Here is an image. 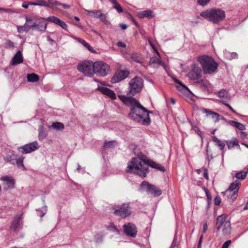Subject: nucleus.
Instances as JSON below:
<instances>
[{
  "label": "nucleus",
  "mask_w": 248,
  "mask_h": 248,
  "mask_svg": "<svg viewBox=\"0 0 248 248\" xmlns=\"http://www.w3.org/2000/svg\"><path fill=\"white\" fill-rule=\"evenodd\" d=\"M149 166L163 172L166 170L165 168L160 164L147 159L145 155H142L132 159L128 164L126 171L136 173L144 178L148 173Z\"/></svg>",
  "instance_id": "obj_1"
},
{
  "label": "nucleus",
  "mask_w": 248,
  "mask_h": 248,
  "mask_svg": "<svg viewBox=\"0 0 248 248\" xmlns=\"http://www.w3.org/2000/svg\"><path fill=\"white\" fill-rule=\"evenodd\" d=\"M200 16L203 19L214 24L223 21L226 17L225 11L220 9L212 8L201 12Z\"/></svg>",
  "instance_id": "obj_2"
},
{
  "label": "nucleus",
  "mask_w": 248,
  "mask_h": 248,
  "mask_svg": "<svg viewBox=\"0 0 248 248\" xmlns=\"http://www.w3.org/2000/svg\"><path fill=\"white\" fill-rule=\"evenodd\" d=\"M120 99L130 108L129 116L133 119L142 120L137 113V112H144L145 108L139 101L132 97H127L124 95H118Z\"/></svg>",
  "instance_id": "obj_3"
},
{
  "label": "nucleus",
  "mask_w": 248,
  "mask_h": 248,
  "mask_svg": "<svg viewBox=\"0 0 248 248\" xmlns=\"http://www.w3.org/2000/svg\"><path fill=\"white\" fill-rule=\"evenodd\" d=\"M198 61L205 74H212L216 72L218 67L217 63L210 56L207 55L199 56L198 58Z\"/></svg>",
  "instance_id": "obj_4"
},
{
  "label": "nucleus",
  "mask_w": 248,
  "mask_h": 248,
  "mask_svg": "<svg viewBox=\"0 0 248 248\" xmlns=\"http://www.w3.org/2000/svg\"><path fill=\"white\" fill-rule=\"evenodd\" d=\"M240 186V182L236 180L231 184L229 187L225 191L222 192V194L223 195H226L230 201L232 202L238 196V192Z\"/></svg>",
  "instance_id": "obj_5"
},
{
  "label": "nucleus",
  "mask_w": 248,
  "mask_h": 248,
  "mask_svg": "<svg viewBox=\"0 0 248 248\" xmlns=\"http://www.w3.org/2000/svg\"><path fill=\"white\" fill-rule=\"evenodd\" d=\"M78 70L85 76L91 77L93 75L94 63L91 61L80 62L77 66Z\"/></svg>",
  "instance_id": "obj_6"
},
{
  "label": "nucleus",
  "mask_w": 248,
  "mask_h": 248,
  "mask_svg": "<svg viewBox=\"0 0 248 248\" xmlns=\"http://www.w3.org/2000/svg\"><path fill=\"white\" fill-rule=\"evenodd\" d=\"M143 80L139 77H135L129 81L128 93L131 95H135L139 93L143 87Z\"/></svg>",
  "instance_id": "obj_7"
},
{
  "label": "nucleus",
  "mask_w": 248,
  "mask_h": 248,
  "mask_svg": "<svg viewBox=\"0 0 248 248\" xmlns=\"http://www.w3.org/2000/svg\"><path fill=\"white\" fill-rule=\"evenodd\" d=\"M109 66L103 62H94L93 75L104 77L109 73Z\"/></svg>",
  "instance_id": "obj_8"
},
{
  "label": "nucleus",
  "mask_w": 248,
  "mask_h": 248,
  "mask_svg": "<svg viewBox=\"0 0 248 248\" xmlns=\"http://www.w3.org/2000/svg\"><path fill=\"white\" fill-rule=\"evenodd\" d=\"M114 214L121 218H125L130 216L132 214L129 203H124L119 206L114 211Z\"/></svg>",
  "instance_id": "obj_9"
},
{
  "label": "nucleus",
  "mask_w": 248,
  "mask_h": 248,
  "mask_svg": "<svg viewBox=\"0 0 248 248\" xmlns=\"http://www.w3.org/2000/svg\"><path fill=\"white\" fill-rule=\"evenodd\" d=\"M40 147V145L36 141L26 144L23 146L18 147V151L23 154H27L34 152Z\"/></svg>",
  "instance_id": "obj_10"
},
{
  "label": "nucleus",
  "mask_w": 248,
  "mask_h": 248,
  "mask_svg": "<svg viewBox=\"0 0 248 248\" xmlns=\"http://www.w3.org/2000/svg\"><path fill=\"white\" fill-rule=\"evenodd\" d=\"M188 78L192 80H195L201 78L202 69L199 65L194 63L191 65V70L187 74Z\"/></svg>",
  "instance_id": "obj_11"
},
{
  "label": "nucleus",
  "mask_w": 248,
  "mask_h": 248,
  "mask_svg": "<svg viewBox=\"0 0 248 248\" xmlns=\"http://www.w3.org/2000/svg\"><path fill=\"white\" fill-rule=\"evenodd\" d=\"M84 11L89 16L98 18L105 23H106L107 21L106 20L107 16L106 15L103 14L102 11L101 10H89L87 9H84Z\"/></svg>",
  "instance_id": "obj_12"
},
{
  "label": "nucleus",
  "mask_w": 248,
  "mask_h": 248,
  "mask_svg": "<svg viewBox=\"0 0 248 248\" xmlns=\"http://www.w3.org/2000/svg\"><path fill=\"white\" fill-rule=\"evenodd\" d=\"M140 188L143 189H146L154 196H160L162 193L161 190L159 189H155L154 186L150 184L146 181H144L141 184Z\"/></svg>",
  "instance_id": "obj_13"
},
{
  "label": "nucleus",
  "mask_w": 248,
  "mask_h": 248,
  "mask_svg": "<svg viewBox=\"0 0 248 248\" xmlns=\"http://www.w3.org/2000/svg\"><path fill=\"white\" fill-rule=\"evenodd\" d=\"M128 71L126 70H120L117 71L111 78L110 81L112 83H118L125 78L129 75Z\"/></svg>",
  "instance_id": "obj_14"
},
{
  "label": "nucleus",
  "mask_w": 248,
  "mask_h": 248,
  "mask_svg": "<svg viewBox=\"0 0 248 248\" xmlns=\"http://www.w3.org/2000/svg\"><path fill=\"white\" fill-rule=\"evenodd\" d=\"M151 113L148 111L146 108L144 112L137 111V113L139 117L142 119L141 121L138 119H134V120L142 124L143 125H149L151 123V120L149 118V114Z\"/></svg>",
  "instance_id": "obj_15"
},
{
  "label": "nucleus",
  "mask_w": 248,
  "mask_h": 248,
  "mask_svg": "<svg viewBox=\"0 0 248 248\" xmlns=\"http://www.w3.org/2000/svg\"><path fill=\"white\" fill-rule=\"evenodd\" d=\"M123 229L124 232L128 235L135 237L137 233V228L136 226L131 223H128L123 225Z\"/></svg>",
  "instance_id": "obj_16"
},
{
  "label": "nucleus",
  "mask_w": 248,
  "mask_h": 248,
  "mask_svg": "<svg viewBox=\"0 0 248 248\" xmlns=\"http://www.w3.org/2000/svg\"><path fill=\"white\" fill-rule=\"evenodd\" d=\"M0 180L4 182V189H12L14 187L15 181L12 177L4 176L1 177Z\"/></svg>",
  "instance_id": "obj_17"
},
{
  "label": "nucleus",
  "mask_w": 248,
  "mask_h": 248,
  "mask_svg": "<svg viewBox=\"0 0 248 248\" xmlns=\"http://www.w3.org/2000/svg\"><path fill=\"white\" fill-rule=\"evenodd\" d=\"M22 216L23 213H21L19 215H16L15 216V217H14L12 224L10 226V229L12 230L16 231L17 228H18L20 227V225L22 223Z\"/></svg>",
  "instance_id": "obj_18"
},
{
  "label": "nucleus",
  "mask_w": 248,
  "mask_h": 248,
  "mask_svg": "<svg viewBox=\"0 0 248 248\" xmlns=\"http://www.w3.org/2000/svg\"><path fill=\"white\" fill-rule=\"evenodd\" d=\"M97 90L101 92L103 94L107 95L112 99H115L116 98L115 93L112 90L104 87H100L97 88Z\"/></svg>",
  "instance_id": "obj_19"
},
{
  "label": "nucleus",
  "mask_w": 248,
  "mask_h": 248,
  "mask_svg": "<svg viewBox=\"0 0 248 248\" xmlns=\"http://www.w3.org/2000/svg\"><path fill=\"white\" fill-rule=\"evenodd\" d=\"M23 62V57L22 55L21 51L18 50L13 57L11 64L12 65H16L22 63Z\"/></svg>",
  "instance_id": "obj_20"
},
{
  "label": "nucleus",
  "mask_w": 248,
  "mask_h": 248,
  "mask_svg": "<svg viewBox=\"0 0 248 248\" xmlns=\"http://www.w3.org/2000/svg\"><path fill=\"white\" fill-rule=\"evenodd\" d=\"M202 112L206 113L207 117L213 119L215 122H218L220 120L219 114L217 113L212 111L205 108L203 109Z\"/></svg>",
  "instance_id": "obj_21"
},
{
  "label": "nucleus",
  "mask_w": 248,
  "mask_h": 248,
  "mask_svg": "<svg viewBox=\"0 0 248 248\" xmlns=\"http://www.w3.org/2000/svg\"><path fill=\"white\" fill-rule=\"evenodd\" d=\"M47 24L45 21L35 20L34 29L39 31H44L47 28Z\"/></svg>",
  "instance_id": "obj_22"
},
{
  "label": "nucleus",
  "mask_w": 248,
  "mask_h": 248,
  "mask_svg": "<svg viewBox=\"0 0 248 248\" xmlns=\"http://www.w3.org/2000/svg\"><path fill=\"white\" fill-rule=\"evenodd\" d=\"M138 16L140 18H143L144 17L152 18L155 16L154 12L153 10L149 9L139 12Z\"/></svg>",
  "instance_id": "obj_23"
},
{
  "label": "nucleus",
  "mask_w": 248,
  "mask_h": 248,
  "mask_svg": "<svg viewBox=\"0 0 248 248\" xmlns=\"http://www.w3.org/2000/svg\"><path fill=\"white\" fill-rule=\"evenodd\" d=\"M227 216L224 215H222L217 217V230H219L222 226L225 224V223L228 220H226Z\"/></svg>",
  "instance_id": "obj_24"
},
{
  "label": "nucleus",
  "mask_w": 248,
  "mask_h": 248,
  "mask_svg": "<svg viewBox=\"0 0 248 248\" xmlns=\"http://www.w3.org/2000/svg\"><path fill=\"white\" fill-rule=\"evenodd\" d=\"M217 94L218 97L223 99L222 100L227 101H229L231 99L230 95L229 94L228 91L226 90L222 89L218 92Z\"/></svg>",
  "instance_id": "obj_25"
},
{
  "label": "nucleus",
  "mask_w": 248,
  "mask_h": 248,
  "mask_svg": "<svg viewBox=\"0 0 248 248\" xmlns=\"http://www.w3.org/2000/svg\"><path fill=\"white\" fill-rule=\"evenodd\" d=\"M35 22V19L32 18L31 17H26V22L24 25L25 27H27V29L28 31L31 29H34Z\"/></svg>",
  "instance_id": "obj_26"
},
{
  "label": "nucleus",
  "mask_w": 248,
  "mask_h": 248,
  "mask_svg": "<svg viewBox=\"0 0 248 248\" xmlns=\"http://www.w3.org/2000/svg\"><path fill=\"white\" fill-rule=\"evenodd\" d=\"M38 139L40 141H43L47 137V132L45 130L44 127L40 125L38 128Z\"/></svg>",
  "instance_id": "obj_27"
},
{
  "label": "nucleus",
  "mask_w": 248,
  "mask_h": 248,
  "mask_svg": "<svg viewBox=\"0 0 248 248\" xmlns=\"http://www.w3.org/2000/svg\"><path fill=\"white\" fill-rule=\"evenodd\" d=\"M61 4V3L55 0H48V2H46V7H49L53 10H61L59 8H57L56 6H60Z\"/></svg>",
  "instance_id": "obj_28"
},
{
  "label": "nucleus",
  "mask_w": 248,
  "mask_h": 248,
  "mask_svg": "<svg viewBox=\"0 0 248 248\" xmlns=\"http://www.w3.org/2000/svg\"><path fill=\"white\" fill-rule=\"evenodd\" d=\"M161 62V60H160L158 57L155 56L151 58L149 61L150 65L155 68H158Z\"/></svg>",
  "instance_id": "obj_29"
},
{
  "label": "nucleus",
  "mask_w": 248,
  "mask_h": 248,
  "mask_svg": "<svg viewBox=\"0 0 248 248\" xmlns=\"http://www.w3.org/2000/svg\"><path fill=\"white\" fill-rule=\"evenodd\" d=\"M223 53L225 57L229 60L238 58V55L236 52H230L228 51L225 50L223 51Z\"/></svg>",
  "instance_id": "obj_30"
},
{
  "label": "nucleus",
  "mask_w": 248,
  "mask_h": 248,
  "mask_svg": "<svg viewBox=\"0 0 248 248\" xmlns=\"http://www.w3.org/2000/svg\"><path fill=\"white\" fill-rule=\"evenodd\" d=\"M75 40L78 41L81 44H82L86 48H87L91 52H95V51L93 49V48L85 40L78 37L75 38Z\"/></svg>",
  "instance_id": "obj_31"
},
{
  "label": "nucleus",
  "mask_w": 248,
  "mask_h": 248,
  "mask_svg": "<svg viewBox=\"0 0 248 248\" xmlns=\"http://www.w3.org/2000/svg\"><path fill=\"white\" fill-rule=\"evenodd\" d=\"M231 226L230 221H227L223 225V228L222 229L223 233L224 235L229 234L231 232Z\"/></svg>",
  "instance_id": "obj_32"
},
{
  "label": "nucleus",
  "mask_w": 248,
  "mask_h": 248,
  "mask_svg": "<svg viewBox=\"0 0 248 248\" xmlns=\"http://www.w3.org/2000/svg\"><path fill=\"white\" fill-rule=\"evenodd\" d=\"M229 124L230 125L235 127V128H237L239 130H244L246 129V127H245V125H244L243 124H242L241 123H238V122H235L234 121H230L229 122Z\"/></svg>",
  "instance_id": "obj_33"
},
{
  "label": "nucleus",
  "mask_w": 248,
  "mask_h": 248,
  "mask_svg": "<svg viewBox=\"0 0 248 248\" xmlns=\"http://www.w3.org/2000/svg\"><path fill=\"white\" fill-rule=\"evenodd\" d=\"M25 157L23 156H21L19 158L16 159V164L17 168L19 169H22V170H26V168L23 164V160Z\"/></svg>",
  "instance_id": "obj_34"
},
{
  "label": "nucleus",
  "mask_w": 248,
  "mask_h": 248,
  "mask_svg": "<svg viewBox=\"0 0 248 248\" xmlns=\"http://www.w3.org/2000/svg\"><path fill=\"white\" fill-rule=\"evenodd\" d=\"M172 79L175 82H176L180 85L179 86L176 87L178 90H187V91H189V89H188V87H187L185 85L183 84V83L181 81H180V80L177 79L176 78H174V77H172Z\"/></svg>",
  "instance_id": "obj_35"
},
{
  "label": "nucleus",
  "mask_w": 248,
  "mask_h": 248,
  "mask_svg": "<svg viewBox=\"0 0 248 248\" xmlns=\"http://www.w3.org/2000/svg\"><path fill=\"white\" fill-rule=\"evenodd\" d=\"M27 78L28 81L30 82H37L39 79V76L34 73L28 74Z\"/></svg>",
  "instance_id": "obj_36"
},
{
  "label": "nucleus",
  "mask_w": 248,
  "mask_h": 248,
  "mask_svg": "<svg viewBox=\"0 0 248 248\" xmlns=\"http://www.w3.org/2000/svg\"><path fill=\"white\" fill-rule=\"evenodd\" d=\"M16 157V155L14 153L11 155H8L4 157V160L8 162H10L11 164H14L15 158Z\"/></svg>",
  "instance_id": "obj_37"
},
{
  "label": "nucleus",
  "mask_w": 248,
  "mask_h": 248,
  "mask_svg": "<svg viewBox=\"0 0 248 248\" xmlns=\"http://www.w3.org/2000/svg\"><path fill=\"white\" fill-rule=\"evenodd\" d=\"M213 141L215 142L217 145L220 148V150H222L225 147V144L223 142L220 140L216 137H212Z\"/></svg>",
  "instance_id": "obj_38"
},
{
  "label": "nucleus",
  "mask_w": 248,
  "mask_h": 248,
  "mask_svg": "<svg viewBox=\"0 0 248 248\" xmlns=\"http://www.w3.org/2000/svg\"><path fill=\"white\" fill-rule=\"evenodd\" d=\"M43 19H44L45 21H48L49 22L53 23L56 25L58 24L60 20H61L60 19L54 16H51L48 17L47 18H44Z\"/></svg>",
  "instance_id": "obj_39"
},
{
  "label": "nucleus",
  "mask_w": 248,
  "mask_h": 248,
  "mask_svg": "<svg viewBox=\"0 0 248 248\" xmlns=\"http://www.w3.org/2000/svg\"><path fill=\"white\" fill-rule=\"evenodd\" d=\"M30 4L31 5H34V6H43L46 7V2L44 0H37L35 2H30Z\"/></svg>",
  "instance_id": "obj_40"
},
{
  "label": "nucleus",
  "mask_w": 248,
  "mask_h": 248,
  "mask_svg": "<svg viewBox=\"0 0 248 248\" xmlns=\"http://www.w3.org/2000/svg\"><path fill=\"white\" fill-rule=\"evenodd\" d=\"M247 174V172L242 171L236 173L235 174V177L238 179L244 180L246 177Z\"/></svg>",
  "instance_id": "obj_41"
},
{
  "label": "nucleus",
  "mask_w": 248,
  "mask_h": 248,
  "mask_svg": "<svg viewBox=\"0 0 248 248\" xmlns=\"http://www.w3.org/2000/svg\"><path fill=\"white\" fill-rule=\"evenodd\" d=\"M227 145L229 148H232L234 146L239 147V145L238 143V140L236 139H234L232 140L227 142Z\"/></svg>",
  "instance_id": "obj_42"
},
{
  "label": "nucleus",
  "mask_w": 248,
  "mask_h": 248,
  "mask_svg": "<svg viewBox=\"0 0 248 248\" xmlns=\"http://www.w3.org/2000/svg\"><path fill=\"white\" fill-rule=\"evenodd\" d=\"M116 144V142L115 141H105L104 145V148L105 149L113 148Z\"/></svg>",
  "instance_id": "obj_43"
},
{
  "label": "nucleus",
  "mask_w": 248,
  "mask_h": 248,
  "mask_svg": "<svg viewBox=\"0 0 248 248\" xmlns=\"http://www.w3.org/2000/svg\"><path fill=\"white\" fill-rule=\"evenodd\" d=\"M51 126L57 130L63 129L64 128L63 124L60 122L53 123L51 125Z\"/></svg>",
  "instance_id": "obj_44"
},
{
  "label": "nucleus",
  "mask_w": 248,
  "mask_h": 248,
  "mask_svg": "<svg viewBox=\"0 0 248 248\" xmlns=\"http://www.w3.org/2000/svg\"><path fill=\"white\" fill-rule=\"evenodd\" d=\"M131 59L133 61L140 63L141 64L142 66H144L143 62L139 59L138 56L136 54H133L131 56Z\"/></svg>",
  "instance_id": "obj_45"
},
{
  "label": "nucleus",
  "mask_w": 248,
  "mask_h": 248,
  "mask_svg": "<svg viewBox=\"0 0 248 248\" xmlns=\"http://www.w3.org/2000/svg\"><path fill=\"white\" fill-rule=\"evenodd\" d=\"M113 4H114L113 8L116 10L118 13H121L123 12L122 8L121 7L120 4L117 1L116 3H113Z\"/></svg>",
  "instance_id": "obj_46"
},
{
  "label": "nucleus",
  "mask_w": 248,
  "mask_h": 248,
  "mask_svg": "<svg viewBox=\"0 0 248 248\" xmlns=\"http://www.w3.org/2000/svg\"><path fill=\"white\" fill-rule=\"evenodd\" d=\"M17 30L18 32L23 33L24 32H28V31L27 29V27H25V25L22 26H17Z\"/></svg>",
  "instance_id": "obj_47"
},
{
  "label": "nucleus",
  "mask_w": 248,
  "mask_h": 248,
  "mask_svg": "<svg viewBox=\"0 0 248 248\" xmlns=\"http://www.w3.org/2000/svg\"><path fill=\"white\" fill-rule=\"evenodd\" d=\"M192 127L194 131L201 137V138H203L202 133L200 130L199 128L195 124L192 125Z\"/></svg>",
  "instance_id": "obj_48"
},
{
  "label": "nucleus",
  "mask_w": 248,
  "mask_h": 248,
  "mask_svg": "<svg viewBox=\"0 0 248 248\" xmlns=\"http://www.w3.org/2000/svg\"><path fill=\"white\" fill-rule=\"evenodd\" d=\"M211 0H197L199 5L204 6L206 5Z\"/></svg>",
  "instance_id": "obj_49"
},
{
  "label": "nucleus",
  "mask_w": 248,
  "mask_h": 248,
  "mask_svg": "<svg viewBox=\"0 0 248 248\" xmlns=\"http://www.w3.org/2000/svg\"><path fill=\"white\" fill-rule=\"evenodd\" d=\"M58 25L60 26L62 29L67 30V24L62 20H60Z\"/></svg>",
  "instance_id": "obj_50"
},
{
  "label": "nucleus",
  "mask_w": 248,
  "mask_h": 248,
  "mask_svg": "<svg viewBox=\"0 0 248 248\" xmlns=\"http://www.w3.org/2000/svg\"><path fill=\"white\" fill-rule=\"evenodd\" d=\"M14 44L10 40H7L5 43V47L6 48H13L14 47Z\"/></svg>",
  "instance_id": "obj_51"
},
{
  "label": "nucleus",
  "mask_w": 248,
  "mask_h": 248,
  "mask_svg": "<svg viewBox=\"0 0 248 248\" xmlns=\"http://www.w3.org/2000/svg\"><path fill=\"white\" fill-rule=\"evenodd\" d=\"M221 102L227 106L232 112L235 113H236V111L229 104L226 103V101L224 100H221Z\"/></svg>",
  "instance_id": "obj_52"
},
{
  "label": "nucleus",
  "mask_w": 248,
  "mask_h": 248,
  "mask_svg": "<svg viewBox=\"0 0 248 248\" xmlns=\"http://www.w3.org/2000/svg\"><path fill=\"white\" fill-rule=\"evenodd\" d=\"M110 230H112L114 232H116L117 233H119V231L117 229L116 227L114 225H110L108 227Z\"/></svg>",
  "instance_id": "obj_53"
},
{
  "label": "nucleus",
  "mask_w": 248,
  "mask_h": 248,
  "mask_svg": "<svg viewBox=\"0 0 248 248\" xmlns=\"http://www.w3.org/2000/svg\"><path fill=\"white\" fill-rule=\"evenodd\" d=\"M214 202H215V204L217 205H218L220 204L221 203V199H220V198L219 197H216L215 199H214Z\"/></svg>",
  "instance_id": "obj_54"
},
{
  "label": "nucleus",
  "mask_w": 248,
  "mask_h": 248,
  "mask_svg": "<svg viewBox=\"0 0 248 248\" xmlns=\"http://www.w3.org/2000/svg\"><path fill=\"white\" fill-rule=\"evenodd\" d=\"M231 240H227L226 241V242H225L222 246V248H228L229 246L230 245V244H231Z\"/></svg>",
  "instance_id": "obj_55"
},
{
  "label": "nucleus",
  "mask_w": 248,
  "mask_h": 248,
  "mask_svg": "<svg viewBox=\"0 0 248 248\" xmlns=\"http://www.w3.org/2000/svg\"><path fill=\"white\" fill-rule=\"evenodd\" d=\"M95 241L96 243L101 242L102 241V237L99 235L95 236Z\"/></svg>",
  "instance_id": "obj_56"
},
{
  "label": "nucleus",
  "mask_w": 248,
  "mask_h": 248,
  "mask_svg": "<svg viewBox=\"0 0 248 248\" xmlns=\"http://www.w3.org/2000/svg\"><path fill=\"white\" fill-rule=\"evenodd\" d=\"M129 17H130L131 20L134 22L135 25L138 28L140 27L139 24L136 21L135 19L131 16V15L129 14Z\"/></svg>",
  "instance_id": "obj_57"
},
{
  "label": "nucleus",
  "mask_w": 248,
  "mask_h": 248,
  "mask_svg": "<svg viewBox=\"0 0 248 248\" xmlns=\"http://www.w3.org/2000/svg\"><path fill=\"white\" fill-rule=\"evenodd\" d=\"M203 176L206 179L208 180V170L206 169H204L203 170Z\"/></svg>",
  "instance_id": "obj_58"
},
{
  "label": "nucleus",
  "mask_w": 248,
  "mask_h": 248,
  "mask_svg": "<svg viewBox=\"0 0 248 248\" xmlns=\"http://www.w3.org/2000/svg\"><path fill=\"white\" fill-rule=\"evenodd\" d=\"M117 46L119 47H125L126 45L122 42H118L117 43Z\"/></svg>",
  "instance_id": "obj_59"
},
{
  "label": "nucleus",
  "mask_w": 248,
  "mask_h": 248,
  "mask_svg": "<svg viewBox=\"0 0 248 248\" xmlns=\"http://www.w3.org/2000/svg\"><path fill=\"white\" fill-rule=\"evenodd\" d=\"M149 43L150 45V46H152V47L154 49H155V51L156 52V53L157 54V55H159V53L158 52V51H157V50H156L155 49V45L153 44V43L150 41V40H149Z\"/></svg>",
  "instance_id": "obj_60"
},
{
  "label": "nucleus",
  "mask_w": 248,
  "mask_h": 248,
  "mask_svg": "<svg viewBox=\"0 0 248 248\" xmlns=\"http://www.w3.org/2000/svg\"><path fill=\"white\" fill-rule=\"evenodd\" d=\"M60 6H62L63 7V8L65 9H68L70 7V5L62 3Z\"/></svg>",
  "instance_id": "obj_61"
},
{
  "label": "nucleus",
  "mask_w": 248,
  "mask_h": 248,
  "mask_svg": "<svg viewBox=\"0 0 248 248\" xmlns=\"http://www.w3.org/2000/svg\"><path fill=\"white\" fill-rule=\"evenodd\" d=\"M208 228L207 224L206 223H204L203 225V232L205 233Z\"/></svg>",
  "instance_id": "obj_62"
},
{
  "label": "nucleus",
  "mask_w": 248,
  "mask_h": 248,
  "mask_svg": "<svg viewBox=\"0 0 248 248\" xmlns=\"http://www.w3.org/2000/svg\"><path fill=\"white\" fill-rule=\"evenodd\" d=\"M46 39H47V40L49 42L50 45H52L54 43V41L52 39H51L49 36H47L46 37Z\"/></svg>",
  "instance_id": "obj_63"
},
{
  "label": "nucleus",
  "mask_w": 248,
  "mask_h": 248,
  "mask_svg": "<svg viewBox=\"0 0 248 248\" xmlns=\"http://www.w3.org/2000/svg\"><path fill=\"white\" fill-rule=\"evenodd\" d=\"M240 135L242 138H245L247 136V134L245 132L242 131L240 132Z\"/></svg>",
  "instance_id": "obj_64"
}]
</instances>
